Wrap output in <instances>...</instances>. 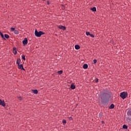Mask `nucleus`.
I'll return each mask as SVG.
<instances>
[{"instance_id":"9d476101","label":"nucleus","mask_w":131,"mask_h":131,"mask_svg":"<svg viewBox=\"0 0 131 131\" xmlns=\"http://www.w3.org/2000/svg\"><path fill=\"white\" fill-rule=\"evenodd\" d=\"M70 88H71V90H75L76 86L74 84H71Z\"/></svg>"},{"instance_id":"423d86ee","label":"nucleus","mask_w":131,"mask_h":131,"mask_svg":"<svg viewBox=\"0 0 131 131\" xmlns=\"http://www.w3.org/2000/svg\"><path fill=\"white\" fill-rule=\"evenodd\" d=\"M18 68L19 69H21L22 70H25V69L24 68L23 65L22 64H18Z\"/></svg>"},{"instance_id":"a878e982","label":"nucleus","mask_w":131,"mask_h":131,"mask_svg":"<svg viewBox=\"0 0 131 131\" xmlns=\"http://www.w3.org/2000/svg\"><path fill=\"white\" fill-rule=\"evenodd\" d=\"M91 33L89 32H86V35L87 36L90 35Z\"/></svg>"},{"instance_id":"9b49d317","label":"nucleus","mask_w":131,"mask_h":131,"mask_svg":"<svg viewBox=\"0 0 131 131\" xmlns=\"http://www.w3.org/2000/svg\"><path fill=\"white\" fill-rule=\"evenodd\" d=\"M32 92H33V94H37L38 93V91L37 90H33Z\"/></svg>"},{"instance_id":"473e14b6","label":"nucleus","mask_w":131,"mask_h":131,"mask_svg":"<svg viewBox=\"0 0 131 131\" xmlns=\"http://www.w3.org/2000/svg\"><path fill=\"white\" fill-rule=\"evenodd\" d=\"M43 1H45L46 0H42Z\"/></svg>"},{"instance_id":"bb28decb","label":"nucleus","mask_w":131,"mask_h":131,"mask_svg":"<svg viewBox=\"0 0 131 131\" xmlns=\"http://www.w3.org/2000/svg\"><path fill=\"white\" fill-rule=\"evenodd\" d=\"M93 62H94V64H96V63L97 62V60L96 59H94Z\"/></svg>"},{"instance_id":"2f4dec72","label":"nucleus","mask_w":131,"mask_h":131,"mask_svg":"<svg viewBox=\"0 0 131 131\" xmlns=\"http://www.w3.org/2000/svg\"><path fill=\"white\" fill-rule=\"evenodd\" d=\"M47 4H48V5H50V2H49V1H48Z\"/></svg>"},{"instance_id":"ddd939ff","label":"nucleus","mask_w":131,"mask_h":131,"mask_svg":"<svg viewBox=\"0 0 131 131\" xmlns=\"http://www.w3.org/2000/svg\"><path fill=\"white\" fill-rule=\"evenodd\" d=\"M19 31L18 30H15L14 31V33L15 34H16V35H18V34H19Z\"/></svg>"},{"instance_id":"f3484780","label":"nucleus","mask_w":131,"mask_h":131,"mask_svg":"<svg viewBox=\"0 0 131 131\" xmlns=\"http://www.w3.org/2000/svg\"><path fill=\"white\" fill-rule=\"evenodd\" d=\"M58 74H59V75H61V74H62V73H63V71L60 70L57 72Z\"/></svg>"},{"instance_id":"f257e3e1","label":"nucleus","mask_w":131,"mask_h":131,"mask_svg":"<svg viewBox=\"0 0 131 131\" xmlns=\"http://www.w3.org/2000/svg\"><path fill=\"white\" fill-rule=\"evenodd\" d=\"M110 92L106 91L105 92H103L102 96L100 97V98L102 99V100L101 101V103L102 104H105L106 103V102L103 100V98H108V97H110Z\"/></svg>"},{"instance_id":"b1692460","label":"nucleus","mask_w":131,"mask_h":131,"mask_svg":"<svg viewBox=\"0 0 131 131\" xmlns=\"http://www.w3.org/2000/svg\"><path fill=\"white\" fill-rule=\"evenodd\" d=\"M21 57L22 59H23L24 60H26V56L24 55H22Z\"/></svg>"},{"instance_id":"4be33fe9","label":"nucleus","mask_w":131,"mask_h":131,"mask_svg":"<svg viewBox=\"0 0 131 131\" xmlns=\"http://www.w3.org/2000/svg\"><path fill=\"white\" fill-rule=\"evenodd\" d=\"M127 115L131 116V110L128 112Z\"/></svg>"},{"instance_id":"f8f14e48","label":"nucleus","mask_w":131,"mask_h":131,"mask_svg":"<svg viewBox=\"0 0 131 131\" xmlns=\"http://www.w3.org/2000/svg\"><path fill=\"white\" fill-rule=\"evenodd\" d=\"M88 68V66L87 64H84L83 66V69H87V68Z\"/></svg>"},{"instance_id":"dca6fc26","label":"nucleus","mask_w":131,"mask_h":131,"mask_svg":"<svg viewBox=\"0 0 131 131\" xmlns=\"http://www.w3.org/2000/svg\"><path fill=\"white\" fill-rule=\"evenodd\" d=\"M75 48L76 50H78V49H80V46L78 45H76L75 46Z\"/></svg>"},{"instance_id":"f03ea898","label":"nucleus","mask_w":131,"mask_h":131,"mask_svg":"<svg viewBox=\"0 0 131 131\" xmlns=\"http://www.w3.org/2000/svg\"><path fill=\"white\" fill-rule=\"evenodd\" d=\"M34 34L36 36L40 37L41 35H43L45 33L42 32V31L38 32L37 30H35Z\"/></svg>"},{"instance_id":"20e7f679","label":"nucleus","mask_w":131,"mask_h":131,"mask_svg":"<svg viewBox=\"0 0 131 131\" xmlns=\"http://www.w3.org/2000/svg\"><path fill=\"white\" fill-rule=\"evenodd\" d=\"M0 105H2L3 107L6 106V104L4 100L0 99Z\"/></svg>"},{"instance_id":"a211bd4d","label":"nucleus","mask_w":131,"mask_h":131,"mask_svg":"<svg viewBox=\"0 0 131 131\" xmlns=\"http://www.w3.org/2000/svg\"><path fill=\"white\" fill-rule=\"evenodd\" d=\"M123 128L124 129H127L128 128V126L124 124L123 125Z\"/></svg>"},{"instance_id":"cd10ccee","label":"nucleus","mask_w":131,"mask_h":131,"mask_svg":"<svg viewBox=\"0 0 131 131\" xmlns=\"http://www.w3.org/2000/svg\"><path fill=\"white\" fill-rule=\"evenodd\" d=\"M18 99L20 100V101H21L22 100V98L21 96H19L18 97Z\"/></svg>"},{"instance_id":"1a4fd4ad","label":"nucleus","mask_w":131,"mask_h":131,"mask_svg":"<svg viewBox=\"0 0 131 131\" xmlns=\"http://www.w3.org/2000/svg\"><path fill=\"white\" fill-rule=\"evenodd\" d=\"M115 107V105L114 104H112L109 107V109L113 110Z\"/></svg>"},{"instance_id":"393cba45","label":"nucleus","mask_w":131,"mask_h":131,"mask_svg":"<svg viewBox=\"0 0 131 131\" xmlns=\"http://www.w3.org/2000/svg\"><path fill=\"white\" fill-rule=\"evenodd\" d=\"M15 30V29L14 28H11V31L12 32L14 31Z\"/></svg>"},{"instance_id":"412c9836","label":"nucleus","mask_w":131,"mask_h":131,"mask_svg":"<svg viewBox=\"0 0 131 131\" xmlns=\"http://www.w3.org/2000/svg\"><path fill=\"white\" fill-rule=\"evenodd\" d=\"M99 117L100 119L102 118V114L101 113H100L99 114Z\"/></svg>"},{"instance_id":"5701e85b","label":"nucleus","mask_w":131,"mask_h":131,"mask_svg":"<svg viewBox=\"0 0 131 131\" xmlns=\"http://www.w3.org/2000/svg\"><path fill=\"white\" fill-rule=\"evenodd\" d=\"M5 37L6 38H9V35L8 34H5Z\"/></svg>"},{"instance_id":"6ab92c4d","label":"nucleus","mask_w":131,"mask_h":131,"mask_svg":"<svg viewBox=\"0 0 131 131\" xmlns=\"http://www.w3.org/2000/svg\"><path fill=\"white\" fill-rule=\"evenodd\" d=\"M67 123V121H66V120H62V123L63 124H66V123Z\"/></svg>"},{"instance_id":"0eeeda50","label":"nucleus","mask_w":131,"mask_h":131,"mask_svg":"<svg viewBox=\"0 0 131 131\" xmlns=\"http://www.w3.org/2000/svg\"><path fill=\"white\" fill-rule=\"evenodd\" d=\"M58 28L61 30H66V27L63 26L62 25L59 26Z\"/></svg>"},{"instance_id":"c85d7f7f","label":"nucleus","mask_w":131,"mask_h":131,"mask_svg":"<svg viewBox=\"0 0 131 131\" xmlns=\"http://www.w3.org/2000/svg\"><path fill=\"white\" fill-rule=\"evenodd\" d=\"M90 36L92 37H93V38L94 37V35L92 34H90Z\"/></svg>"},{"instance_id":"7c9ffc66","label":"nucleus","mask_w":131,"mask_h":131,"mask_svg":"<svg viewBox=\"0 0 131 131\" xmlns=\"http://www.w3.org/2000/svg\"><path fill=\"white\" fill-rule=\"evenodd\" d=\"M101 123H102V124H104V121H102Z\"/></svg>"},{"instance_id":"39448f33","label":"nucleus","mask_w":131,"mask_h":131,"mask_svg":"<svg viewBox=\"0 0 131 131\" xmlns=\"http://www.w3.org/2000/svg\"><path fill=\"white\" fill-rule=\"evenodd\" d=\"M28 43V40L27 38H25L24 40L23 41V43L24 45H27Z\"/></svg>"},{"instance_id":"2eb2a0df","label":"nucleus","mask_w":131,"mask_h":131,"mask_svg":"<svg viewBox=\"0 0 131 131\" xmlns=\"http://www.w3.org/2000/svg\"><path fill=\"white\" fill-rule=\"evenodd\" d=\"M0 35L4 39H6L4 35L1 32H0Z\"/></svg>"},{"instance_id":"7ed1b4c3","label":"nucleus","mask_w":131,"mask_h":131,"mask_svg":"<svg viewBox=\"0 0 131 131\" xmlns=\"http://www.w3.org/2000/svg\"><path fill=\"white\" fill-rule=\"evenodd\" d=\"M127 95L128 94L127 92H123L120 93V97L124 100L127 97Z\"/></svg>"},{"instance_id":"6e6552de","label":"nucleus","mask_w":131,"mask_h":131,"mask_svg":"<svg viewBox=\"0 0 131 131\" xmlns=\"http://www.w3.org/2000/svg\"><path fill=\"white\" fill-rule=\"evenodd\" d=\"M13 52L14 53V54L16 55L17 53V51L16 50V48L14 47L13 49Z\"/></svg>"},{"instance_id":"4468645a","label":"nucleus","mask_w":131,"mask_h":131,"mask_svg":"<svg viewBox=\"0 0 131 131\" xmlns=\"http://www.w3.org/2000/svg\"><path fill=\"white\" fill-rule=\"evenodd\" d=\"M21 61V59L20 58H18L17 59V61H16V63L19 65V64H20V62Z\"/></svg>"},{"instance_id":"c756f323","label":"nucleus","mask_w":131,"mask_h":131,"mask_svg":"<svg viewBox=\"0 0 131 131\" xmlns=\"http://www.w3.org/2000/svg\"><path fill=\"white\" fill-rule=\"evenodd\" d=\"M98 80H99V79L96 78V79H95L96 82H98Z\"/></svg>"},{"instance_id":"aec40b11","label":"nucleus","mask_w":131,"mask_h":131,"mask_svg":"<svg viewBox=\"0 0 131 131\" xmlns=\"http://www.w3.org/2000/svg\"><path fill=\"white\" fill-rule=\"evenodd\" d=\"M91 10L93 11V12H96V8L95 7H93V8L91 9Z\"/></svg>"}]
</instances>
